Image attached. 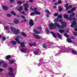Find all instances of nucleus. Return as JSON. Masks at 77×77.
Listing matches in <instances>:
<instances>
[{"instance_id": "f257e3e1", "label": "nucleus", "mask_w": 77, "mask_h": 77, "mask_svg": "<svg viewBox=\"0 0 77 77\" xmlns=\"http://www.w3.org/2000/svg\"><path fill=\"white\" fill-rule=\"evenodd\" d=\"M54 22H57V21H59L60 23H61L62 25H60L59 23L57 22H55L54 23H50L49 26V29L50 30H52L53 28L54 29L56 28V27H57L58 28H60V29H63L64 27H66V23L63 21V20L62 19H61L59 20V19H55L54 20Z\"/></svg>"}, {"instance_id": "f03ea898", "label": "nucleus", "mask_w": 77, "mask_h": 77, "mask_svg": "<svg viewBox=\"0 0 77 77\" xmlns=\"http://www.w3.org/2000/svg\"><path fill=\"white\" fill-rule=\"evenodd\" d=\"M38 9L37 8H35L33 10V11H34V13L32 12L30 13V15L31 16H32V15H33L37 14V15H40L41 14V13H40L39 12L36 11Z\"/></svg>"}, {"instance_id": "7ed1b4c3", "label": "nucleus", "mask_w": 77, "mask_h": 77, "mask_svg": "<svg viewBox=\"0 0 77 77\" xmlns=\"http://www.w3.org/2000/svg\"><path fill=\"white\" fill-rule=\"evenodd\" d=\"M74 20H75L73 21V23L70 25V27H74L75 30V31H77V26H76V22H75L76 19H75Z\"/></svg>"}, {"instance_id": "20e7f679", "label": "nucleus", "mask_w": 77, "mask_h": 77, "mask_svg": "<svg viewBox=\"0 0 77 77\" xmlns=\"http://www.w3.org/2000/svg\"><path fill=\"white\" fill-rule=\"evenodd\" d=\"M11 31L15 34V35H17V34H18L20 33V31L18 29H16L13 27H11Z\"/></svg>"}, {"instance_id": "39448f33", "label": "nucleus", "mask_w": 77, "mask_h": 77, "mask_svg": "<svg viewBox=\"0 0 77 77\" xmlns=\"http://www.w3.org/2000/svg\"><path fill=\"white\" fill-rule=\"evenodd\" d=\"M75 15L74 13H72V14L70 15V17L68 18V15L66 14H65L63 16L64 18H66L67 20H72V17H73Z\"/></svg>"}, {"instance_id": "423d86ee", "label": "nucleus", "mask_w": 77, "mask_h": 77, "mask_svg": "<svg viewBox=\"0 0 77 77\" xmlns=\"http://www.w3.org/2000/svg\"><path fill=\"white\" fill-rule=\"evenodd\" d=\"M9 70L11 72L8 73V75L11 77H14V76H15V75H14V74L12 72L13 71V69L11 68H9Z\"/></svg>"}, {"instance_id": "0eeeda50", "label": "nucleus", "mask_w": 77, "mask_h": 77, "mask_svg": "<svg viewBox=\"0 0 77 77\" xmlns=\"http://www.w3.org/2000/svg\"><path fill=\"white\" fill-rule=\"evenodd\" d=\"M23 7H24V9L26 11H28L29 8V5L28 4H24L23 5Z\"/></svg>"}, {"instance_id": "6e6552de", "label": "nucleus", "mask_w": 77, "mask_h": 77, "mask_svg": "<svg viewBox=\"0 0 77 77\" xmlns=\"http://www.w3.org/2000/svg\"><path fill=\"white\" fill-rule=\"evenodd\" d=\"M21 52H26V53H28V52H29V49L27 48H26L25 49L22 48L21 49Z\"/></svg>"}, {"instance_id": "1a4fd4ad", "label": "nucleus", "mask_w": 77, "mask_h": 77, "mask_svg": "<svg viewBox=\"0 0 77 77\" xmlns=\"http://www.w3.org/2000/svg\"><path fill=\"white\" fill-rule=\"evenodd\" d=\"M65 7L66 8V10L67 11V10H68L69 9V8H72V5H69L68 4H66L65 5Z\"/></svg>"}, {"instance_id": "9d476101", "label": "nucleus", "mask_w": 77, "mask_h": 77, "mask_svg": "<svg viewBox=\"0 0 77 77\" xmlns=\"http://www.w3.org/2000/svg\"><path fill=\"white\" fill-rule=\"evenodd\" d=\"M2 64V65L3 66H4V67H7V64L4 63V61H2L0 62V65H1Z\"/></svg>"}, {"instance_id": "9b49d317", "label": "nucleus", "mask_w": 77, "mask_h": 77, "mask_svg": "<svg viewBox=\"0 0 77 77\" xmlns=\"http://www.w3.org/2000/svg\"><path fill=\"white\" fill-rule=\"evenodd\" d=\"M29 26H33V24H34V23H33V21L32 20H30L29 21Z\"/></svg>"}, {"instance_id": "f8f14e48", "label": "nucleus", "mask_w": 77, "mask_h": 77, "mask_svg": "<svg viewBox=\"0 0 77 77\" xmlns=\"http://www.w3.org/2000/svg\"><path fill=\"white\" fill-rule=\"evenodd\" d=\"M33 35L34 37L36 39H40L41 38V37L39 35H36L35 34H33Z\"/></svg>"}, {"instance_id": "ddd939ff", "label": "nucleus", "mask_w": 77, "mask_h": 77, "mask_svg": "<svg viewBox=\"0 0 77 77\" xmlns=\"http://www.w3.org/2000/svg\"><path fill=\"white\" fill-rule=\"evenodd\" d=\"M14 22L15 24H18L19 23V20L17 19H15L14 20Z\"/></svg>"}, {"instance_id": "4468645a", "label": "nucleus", "mask_w": 77, "mask_h": 77, "mask_svg": "<svg viewBox=\"0 0 77 77\" xmlns=\"http://www.w3.org/2000/svg\"><path fill=\"white\" fill-rule=\"evenodd\" d=\"M2 9L5 11H7V10H8L9 8L7 7L6 6H2Z\"/></svg>"}, {"instance_id": "2eb2a0df", "label": "nucleus", "mask_w": 77, "mask_h": 77, "mask_svg": "<svg viewBox=\"0 0 77 77\" xmlns=\"http://www.w3.org/2000/svg\"><path fill=\"white\" fill-rule=\"evenodd\" d=\"M19 44H20L21 47H25V45H24V42H20V43H19Z\"/></svg>"}, {"instance_id": "dca6fc26", "label": "nucleus", "mask_w": 77, "mask_h": 77, "mask_svg": "<svg viewBox=\"0 0 77 77\" xmlns=\"http://www.w3.org/2000/svg\"><path fill=\"white\" fill-rule=\"evenodd\" d=\"M39 51V50L37 49L35 50L34 52V54L36 55V54H38V52Z\"/></svg>"}, {"instance_id": "f3484780", "label": "nucleus", "mask_w": 77, "mask_h": 77, "mask_svg": "<svg viewBox=\"0 0 77 77\" xmlns=\"http://www.w3.org/2000/svg\"><path fill=\"white\" fill-rule=\"evenodd\" d=\"M57 35L58 37L60 39H62V35H60V34L58 33H57Z\"/></svg>"}, {"instance_id": "a211bd4d", "label": "nucleus", "mask_w": 77, "mask_h": 77, "mask_svg": "<svg viewBox=\"0 0 77 77\" xmlns=\"http://www.w3.org/2000/svg\"><path fill=\"white\" fill-rule=\"evenodd\" d=\"M14 40L17 42L18 44H19V43H20V42L19 41V39L18 38H15L14 39Z\"/></svg>"}, {"instance_id": "6ab92c4d", "label": "nucleus", "mask_w": 77, "mask_h": 77, "mask_svg": "<svg viewBox=\"0 0 77 77\" xmlns=\"http://www.w3.org/2000/svg\"><path fill=\"white\" fill-rule=\"evenodd\" d=\"M11 43L12 44H13V45H15V44H17V42L13 41L11 42Z\"/></svg>"}, {"instance_id": "aec40b11", "label": "nucleus", "mask_w": 77, "mask_h": 77, "mask_svg": "<svg viewBox=\"0 0 77 77\" xmlns=\"http://www.w3.org/2000/svg\"><path fill=\"white\" fill-rule=\"evenodd\" d=\"M4 28L6 30H9V28L7 26H5Z\"/></svg>"}, {"instance_id": "412c9836", "label": "nucleus", "mask_w": 77, "mask_h": 77, "mask_svg": "<svg viewBox=\"0 0 77 77\" xmlns=\"http://www.w3.org/2000/svg\"><path fill=\"white\" fill-rule=\"evenodd\" d=\"M23 7L20 6V7L19 9H18V11H22L23 10Z\"/></svg>"}, {"instance_id": "4be33fe9", "label": "nucleus", "mask_w": 77, "mask_h": 77, "mask_svg": "<svg viewBox=\"0 0 77 77\" xmlns=\"http://www.w3.org/2000/svg\"><path fill=\"white\" fill-rule=\"evenodd\" d=\"M22 3H24V2H21L20 1H18L17 2V4H18V5H21Z\"/></svg>"}, {"instance_id": "5701e85b", "label": "nucleus", "mask_w": 77, "mask_h": 77, "mask_svg": "<svg viewBox=\"0 0 77 77\" xmlns=\"http://www.w3.org/2000/svg\"><path fill=\"white\" fill-rule=\"evenodd\" d=\"M16 37L17 38H19V39H20V38H21V39H23V37H22L21 35L16 36Z\"/></svg>"}, {"instance_id": "b1692460", "label": "nucleus", "mask_w": 77, "mask_h": 77, "mask_svg": "<svg viewBox=\"0 0 77 77\" xmlns=\"http://www.w3.org/2000/svg\"><path fill=\"white\" fill-rule=\"evenodd\" d=\"M67 41L68 42H69V43H71L72 42V41H71V39L70 38H67Z\"/></svg>"}, {"instance_id": "393cba45", "label": "nucleus", "mask_w": 77, "mask_h": 77, "mask_svg": "<svg viewBox=\"0 0 77 77\" xmlns=\"http://www.w3.org/2000/svg\"><path fill=\"white\" fill-rule=\"evenodd\" d=\"M34 32H35V34H39V32L37 31L35 29L34 30Z\"/></svg>"}, {"instance_id": "a878e982", "label": "nucleus", "mask_w": 77, "mask_h": 77, "mask_svg": "<svg viewBox=\"0 0 77 77\" xmlns=\"http://www.w3.org/2000/svg\"><path fill=\"white\" fill-rule=\"evenodd\" d=\"M21 35L23 36L24 37H26V34L24 32H22L21 33Z\"/></svg>"}, {"instance_id": "bb28decb", "label": "nucleus", "mask_w": 77, "mask_h": 77, "mask_svg": "<svg viewBox=\"0 0 77 77\" xmlns=\"http://www.w3.org/2000/svg\"><path fill=\"white\" fill-rule=\"evenodd\" d=\"M45 12H47L48 14H49L50 15H51V13H50V12L48 10H45Z\"/></svg>"}, {"instance_id": "cd10ccee", "label": "nucleus", "mask_w": 77, "mask_h": 77, "mask_svg": "<svg viewBox=\"0 0 77 77\" xmlns=\"http://www.w3.org/2000/svg\"><path fill=\"white\" fill-rule=\"evenodd\" d=\"M57 18L58 19L59 18H62V15L60 14V15H59L58 16Z\"/></svg>"}, {"instance_id": "c85d7f7f", "label": "nucleus", "mask_w": 77, "mask_h": 77, "mask_svg": "<svg viewBox=\"0 0 77 77\" xmlns=\"http://www.w3.org/2000/svg\"><path fill=\"white\" fill-rule=\"evenodd\" d=\"M11 14L14 15H16V13H15V12H14V11H11Z\"/></svg>"}, {"instance_id": "c756f323", "label": "nucleus", "mask_w": 77, "mask_h": 77, "mask_svg": "<svg viewBox=\"0 0 77 77\" xmlns=\"http://www.w3.org/2000/svg\"><path fill=\"white\" fill-rule=\"evenodd\" d=\"M72 53L73 54H77V52L75 50L72 51Z\"/></svg>"}, {"instance_id": "7c9ffc66", "label": "nucleus", "mask_w": 77, "mask_h": 77, "mask_svg": "<svg viewBox=\"0 0 77 77\" xmlns=\"http://www.w3.org/2000/svg\"><path fill=\"white\" fill-rule=\"evenodd\" d=\"M51 33L52 34H53V36H54L55 38L56 37V35L55 34V33H54L53 32H51Z\"/></svg>"}, {"instance_id": "2f4dec72", "label": "nucleus", "mask_w": 77, "mask_h": 77, "mask_svg": "<svg viewBox=\"0 0 77 77\" xmlns=\"http://www.w3.org/2000/svg\"><path fill=\"white\" fill-rule=\"evenodd\" d=\"M10 58H11V56L8 55L6 57V59L7 60L9 59H10Z\"/></svg>"}, {"instance_id": "473e14b6", "label": "nucleus", "mask_w": 77, "mask_h": 77, "mask_svg": "<svg viewBox=\"0 0 77 77\" xmlns=\"http://www.w3.org/2000/svg\"><path fill=\"white\" fill-rule=\"evenodd\" d=\"M58 9L59 11H62V8H61V6H59L58 7Z\"/></svg>"}, {"instance_id": "72a5a7b5", "label": "nucleus", "mask_w": 77, "mask_h": 77, "mask_svg": "<svg viewBox=\"0 0 77 77\" xmlns=\"http://www.w3.org/2000/svg\"><path fill=\"white\" fill-rule=\"evenodd\" d=\"M59 31L60 32V33H63V32H65V30L62 29H60L59 30Z\"/></svg>"}, {"instance_id": "f704fd0d", "label": "nucleus", "mask_w": 77, "mask_h": 77, "mask_svg": "<svg viewBox=\"0 0 77 77\" xmlns=\"http://www.w3.org/2000/svg\"><path fill=\"white\" fill-rule=\"evenodd\" d=\"M42 47L43 48H47V45H42Z\"/></svg>"}, {"instance_id": "c9c22d12", "label": "nucleus", "mask_w": 77, "mask_h": 77, "mask_svg": "<svg viewBox=\"0 0 77 77\" xmlns=\"http://www.w3.org/2000/svg\"><path fill=\"white\" fill-rule=\"evenodd\" d=\"M46 31L47 33H48V34H49V33H50V32H49V31H48V29H46Z\"/></svg>"}, {"instance_id": "e433bc0d", "label": "nucleus", "mask_w": 77, "mask_h": 77, "mask_svg": "<svg viewBox=\"0 0 77 77\" xmlns=\"http://www.w3.org/2000/svg\"><path fill=\"white\" fill-rule=\"evenodd\" d=\"M73 33L74 36H77V32H74L73 31Z\"/></svg>"}, {"instance_id": "4c0bfd02", "label": "nucleus", "mask_w": 77, "mask_h": 77, "mask_svg": "<svg viewBox=\"0 0 77 77\" xmlns=\"http://www.w3.org/2000/svg\"><path fill=\"white\" fill-rule=\"evenodd\" d=\"M64 35L67 38L69 37V36L67 33H65V34H64Z\"/></svg>"}, {"instance_id": "58836bf2", "label": "nucleus", "mask_w": 77, "mask_h": 77, "mask_svg": "<svg viewBox=\"0 0 77 77\" xmlns=\"http://www.w3.org/2000/svg\"><path fill=\"white\" fill-rule=\"evenodd\" d=\"M58 15V13H56L54 14V17H57Z\"/></svg>"}, {"instance_id": "ea45409f", "label": "nucleus", "mask_w": 77, "mask_h": 77, "mask_svg": "<svg viewBox=\"0 0 77 77\" xmlns=\"http://www.w3.org/2000/svg\"><path fill=\"white\" fill-rule=\"evenodd\" d=\"M15 62V61L12 60V61H10L9 63L11 64H12L13 63V62Z\"/></svg>"}, {"instance_id": "a19ab883", "label": "nucleus", "mask_w": 77, "mask_h": 77, "mask_svg": "<svg viewBox=\"0 0 77 77\" xmlns=\"http://www.w3.org/2000/svg\"><path fill=\"white\" fill-rule=\"evenodd\" d=\"M14 2H15L14 1V0H10V3H14Z\"/></svg>"}, {"instance_id": "79ce46f5", "label": "nucleus", "mask_w": 77, "mask_h": 77, "mask_svg": "<svg viewBox=\"0 0 77 77\" xmlns=\"http://www.w3.org/2000/svg\"><path fill=\"white\" fill-rule=\"evenodd\" d=\"M32 46H34V47H36V44L35 43H33L32 44Z\"/></svg>"}, {"instance_id": "37998d69", "label": "nucleus", "mask_w": 77, "mask_h": 77, "mask_svg": "<svg viewBox=\"0 0 77 77\" xmlns=\"http://www.w3.org/2000/svg\"><path fill=\"white\" fill-rule=\"evenodd\" d=\"M20 14H23V15H26L24 14V11H22L21 12Z\"/></svg>"}, {"instance_id": "c03bdc74", "label": "nucleus", "mask_w": 77, "mask_h": 77, "mask_svg": "<svg viewBox=\"0 0 77 77\" xmlns=\"http://www.w3.org/2000/svg\"><path fill=\"white\" fill-rule=\"evenodd\" d=\"M68 13H69V14L70 13H71L72 12V10L71 11H67Z\"/></svg>"}, {"instance_id": "a18cd8bd", "label": "nucleus", "mask_w": 77, "mask_h": 77, "mask_svg": "<svg viewBox=\"0 0 77 77\" xmlns=\"http://www.w3.org/2000/svg\"><path fill=\"white\" fill-rule=\"evenodd\" d=\"M75 8H73L72 9L71 11L72 12V11H75Z\"/></svg>"}, {"instance_id": "49530a36", "label": "nucleus", "mask_w": 77, "mask_h": 77, "mask_svg": "<svg viewBox=\"0 0 77 77\" xmlns=\"http://www.w3.org/2000/svg\"><path fill=\"white\" fill-rule=\"evenodd\" d=\"M7 16L8 17H11V14H8L7 15Z\"/></svg>"}, {"instance_id": "de8ad7c7", "label": "nucleus", "mask_w": 77, "mask_h": 77, "mask_svg": "<svg viewBox=\"0 0 77 77\" xmlns=\"http://www.w3.org/2000/svg\"><path fill=\"white\" fill-rule=\"evenodd\" d=\"M29 46H31V47H32V46H33V44L30 43L29 44Z\"/></svg>"}, {"instance_id": "09e8293b", "label": "nucleus", "mask_w": 77, "mask_h": 77, "mask_svg": "<svg viewBox=\"0 0 77 77\" xmlns=\"http://www.w3.org/2000/svg\"><path fill=\"white\" fill-rule=\"evenodd\" d=\"M58 3H59V4H60V3H62V2H61V1L60 0H59L58 2Z\"/></svg>"}, {"instance_id": "8fccbe9b", "label": "nucleus", "mask_w": 77, "mask_h": 77, "mask_svg": "<svg viewBox=\"0 0 77 77\" xmlns=\"http://www.w3.org/2000/svg\"><path fill=\"white\" fill-rule=\"evenodd\" d=\"M37 29H39V30H42V29L41 27H38Z\"/></svg>"}, {"instance_id": "3c124183", "label": "nucleus", "mask_w": 77, "mask_h": 77, "mask_svg": "<svg viewBox=\"0 0 77 77\" xmlns=\"http://www.w3.org/2000/svg\"><path fill=\"white\" fill-rule=\"evenodd\" d=\"M21 17H22V18H23L24 19H25V17H24L23 15H21Z\"/></svg>"}, {"instance_id": "603ef678", "label": "nucleus", "mask_w": 77, "mask_h": 77, "mask_svg": "<svg viewBox=\"0 0 77 77\" xmlns=\"http://www.w3.org/2000/svg\"><path fill=\"white\" fill-rule=\"evenodd\" d=\"M2 39L4 41H5V40H6V38H5V37H3L2 38Z\"/></svg>"}, {"instance_id": "864d4df0", "label": "nucleus", "mask_w": 77, "mask_h": 77, "mask_svg": "<svg viewBox=\"0 0 77 77\" xmlns=\"http://www.w3.org/2000/svg\"><path fill=\"white\" fill-rule=\"evenodd\" d=\"M3 69L2 68H0V72H2L3 71Z\"/></svg>"}, {"instance_id": "5fc2aeb1", "label": "nucleus", "mask_w": 77, "mask_h": 77, "mask_svg": "<svg viewBox=\"0 0 77 77\" xmlns=\"http://www.w3.org/2000/svg\"><path fill=\"white\" fill-rule=\"evenodd\" d=\"M29 1L30 3H32L33 2V0H29Z\"/></svg>"}, {"instance_id": "6e6d98bb", "label": "nucleus", "mask_w": 77, "mask_h": 77, "mask_svg": "<svg viewBox=\"0 0 77 77\" xmlns=\"http://www.w3.org/2000/svg\"><path fill=\"white\" fill-rule=\"evenodd\" d=\"M27 20H26L24 19V20L23 21V22H26Z\"/></svg>"}, {"instance_id": "4d7b16f0", "label": "nucleus", "mask_w": 77, "mask_h": 77, "mask_svg": "<svg viewBox=\"0 0 77 77\" xmlns=\"http://www.w3.org/2000/svg\"><path fill=\"white\" fill-rule=\"evenodd\" d=\"M53 8H56L57 7L56 6H53Z\"/></svg>"}, {"instance_id": "13d9d810", "label": "nucleus", "mask_w": 77, "mask_h": 77, "mask_svg": "<svg viewBox=\"0 0 77 77\" xmlns=\"http://www.w3.org/2000/svg\"><path fill=\"white\" fill-rule=\"evenodd\" d=\"M30 9L31 10H32V11H33V9H32V7H30Z\"/></svg>"}, {"instance_id": "bf43d9fd", "label": "nucleus", "mask_w": 77, "mask_h": 77, "mask_svg": "<svg viewBox=\"0 0 77 77\" xmlns=\"http://www.w3.org/2000/svg\"><path fill=\"white\" fill-rule=\"evenodd\" d=\"M68 32H69V29H67L66 30V32H67V33H68Z\"/></svg>"}, {"instance_id": "052dcab7", "label": "nucleus", "mask_w": 77, "mask_h": 77, "mask_svg": "<svg viewBox=\"0 0 77 77\" xmlns=\"http://www.w3.org/2000/svg\"><path fill=\"white\" fill-rule=\"evenodd\" d=\"M14 23H11V25H14Z\"/></svg>"}, {"instance_id": "680f3d73", "label": "nucleus", "mask_w": 77, "mask_h": 77, "mask_svg": "<svg viewBox=\"0 0 77 77\" xmlns=\"http://www.w3.org/2000/svg\"><path fill=\"white\" fill-rule=\"evenodd\" d=\"M57 5V3H55L54 4V5Z\"/></svg>"}, {"instance_id": "e2e57ef3", "label": "nucleus", "mask_w": 77, "mask_h": 77, "mask_svg": "<svg viewBox=\"0 0 77 77\" xmlns=\"http://www.w3.org/2000/svg\"><path fill=\"white\" fill-rule=\"evenodd\" d=\"M8 24H10V25H11V23H8Z\"/></svg>"}, {"instance_id": "0e129e2a", "label": "nucleus", "mask_w": 77, "mask_h": 77, "mask_svg": "<svg viewBox=\"0 0 77 77\" xmlns=\"http://www.w3.org/2000/svg\"><path fill=\"white\" fill-rule=\"evenodd\" d=\"M46 17H49V16L48 15H46Z\"/></svg>"}, {"instance_id": "69168bd1", "label": "nucleus", "mask_w": 77, "mask_h": 77, "mask_svg": "<svg viewBox=\"0 0 77 77\" xmlns=\"http://www.w3.org/2000/svg\"><path fill=\"white\" fill-rule=\"evenodd\" d=\"M7 33H10V31H7Z\"/></svg>"}, {"instance_id": "338daca9", "label": "nucleus", "mask_w": 77, "mask_h": 77, "mask_svg": "<svg viewBox=\"0 0 77 77\" xmlns=\"http://www.w3.org/2000/svg\"><path fill=\"white\" fill-rule=\"evenodd\" d=\"M55 1H56V0H53V2H55Z\"/></svg>"}, {"instance_id": "774afa93", "label": "nucleus", "mask_w": 77, "mask_h": 77, "mask_svg": "<svg viewBox=\"0 0 77 77\" xmlns=\"http://www.w3.org/2000/svg\"><path fill=\"white\" fill-rule=\"evenodd\" d=\"M74 38L73 37L72 38V39H74Z\"/></svg>"}]
</instances>
